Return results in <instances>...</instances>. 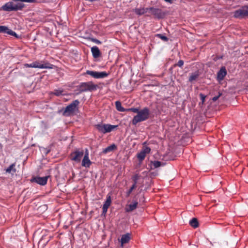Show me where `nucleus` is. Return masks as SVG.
I'll return each mask as SVG.
<instances>
[{
    "label": "nucleus",
    "instance_id": "nucleus-20",
    "mask_svg": "<svg viewBox=\"0 0 248 248\" xmlns=\"http://www.w3.org/2000/svg\"><path fill=\"white\" fill-rule=\"evenodd\" d=\"M116 149L117 146L114 144H113L104 149L103 151V153L105 154H106L109 152H112Z\"/></svg>",
    "mask_w": 248,
    "mask_h": 248
},
{
    "label": "nucleus",
    "instance_id": "nucleus-1",
    "mask_svg": "<svg viewBox=\"0 0 248 248\" xmlns=\"http://www.w3.org/2000/svg\"><path fill=\"white\" fill-rule=\"evenodd\" d=\"M36 1V0H11L4 4L2 6V9L6 12L22 10L25 6L22 2L35 3Z\"/></svg>",
    "mask_w": 248,
    "mask_h": 248
},
{
    "label": "nucleus",
    "instance_id": "nucleus-11",
    "mask_svg": "<svg viewBox=\"0 0 248 248\" xmlns=\"http://www.w3.org/2000/svg\"><path fill=\"white\" fill-rule=\"evenodd\" d=\"M92 163V162L89 159V151L87 149H86L83 158L82 160L81 165L82 167H84L85 168H89Z\"/></svg>",
    "mask_w": 248,
    "mask_h": 248
},
{
    "label": "nucleus",
    "instance_id": "nucleus-28",
    "mask_svg": "<svg viewBox=\"0 0 248 248\" xmlns=\"http://www.w3.org/2000/svg\"><path fill=\"white\" fill-rule=\"evenodd\" d=\"M140 177V175H139L138 174H136L132 176V178L134 182L133 184L137 185L138 180L139 179Z\"/></svg>",
    "mask_w": 248,
    "mask_h": 248
},
{
    "label": "nucleus",
    "instance_id": "nucleus-23",
    "mask_svg": "<svg viewBox=\"0 0 248 248\" xmlns=\"http://www.w3.org/2000/svg\"><path fill=\"white\" fill-rule=\"evenodd\" d=\"M189 224L194 228H196L199 226V222L196 218H193L189 221Z\"/></svg>",
    "mask_w": 248,
    "mask_h": 248
},
{
    "label": "nucleus",
    "instance_id": "nucleus-31",
    "mask_svg": "<svg viewBox=\"0 0 248 248\" xmlns=\"http://www.w3.org/2000/svg\"><path fill=\"white\" fill-rule=\"evenodd\" d=\"M143 153H144L145 155L149 154L151 151L150 148L148 147H144L141 150Z\"/></svg>",
    "mask_w": 248,
    "mask_h": 248
},
{
    "label": "nucleus",
    "instance_id": "nucleus-36",
    "mask_svg": "<svg viewBox=\"0 0 248 248\" xmlns=\"http://www.w3.org/2000/svg\"><path fill=\"white\" fill-rule=\"evenodd\" d=\"M221 95V93H219L218 95L214 96L212 98L213 101H216L218 99V98Z\"/></svg>",
    "mask_w": 248,
    "mask_h": 248
},
{
    "label": "nucleus",
    "instance_id": "nucleus-29",
    "mask_svg": "<svg viewBox=\"0 0 248 248\" xmlns=\"http://www.w3.org/2000/svg\"><path fill=\"white\" fill-rule=\"evenodd\" d=\"M152 163L155 168H158L162 165V163L159 161H154Z\"/></svg>",
    "mask_w": 248,
    "mask_h": 248
},
{
    "label": "nucleus",
    "instance_id": "nucleus-12",
    "mask_svg": "<svg viewBox=\"0 0 248 248\" xmlns=\"http://www.w3.org/2000/svg\"><path fill=\"white\" fill-rule=\"evenodd\" d=\"M48 177V176L43 177H35L31 179V182L36 183L42 186H44L47 183Z\"/></svg>",
    "mask_w": 248,
    "mask_h": 248
},
{
    "label": "nucleus",
    "instance_id": "nucleus-18",
    "mask_svg": "<svg viewBox=\"0 0 248 248\" xmlns=\"http://www.w3.org/2000/svg\"><path fill=\"white\" fill-rule=\"evenodd\" d=\"M134 11L137 15L141 16L149 12V8H136Z\"/></svg>",
    "mask_w": 248,
    "mask_h": 248
},
{
    "label": "nucleus",
    "instance_id": "nucleus-15",
    "mask_svg": "<svg viewBox=\"0 0 248 248\" xmlns=\"http://www.w3.org/2000/svg\"><path fill=\"white\" fill-rule=\"evenodd\" d=\"M227 75V71L225 67H222L217 73V80L218 81L222 80Z\"/></svg>",
    "mask_w": 248,
    "mask_h": 248
},
{
    "label": "nucleus",
    "instance_id": "nucleus-34",
    "mask_svg": "<svg viewBox=\"0 0 248 248\" xmlns=\"http://www.w3.org/2000/svg\"><path fill=\"white\" fill-rule=\"evenodd\" d=\"M90 40L91 41H92L95 44H101V42L96 38H90Z\"/></svg>",
    "mask_w": 248,
    "mask_h": 248
},
{
    "label": "nucleus",
    "instance_id": "nucleus-17",
    "mask_svg": "<svg viewBox=\"0 0 248 248\" xmlns=\"http://www.w3.org/2000/svg\"><path fill=\"white\" fill-rule=\"evenodd\" d=\"M138 202H134L132 203L127 205L125 207V211L127 212H130L136 209L137 207Z\"/></svg>",
    "mask_w": 248,
    "mask_h": 248
},
{
    "label": "nucleus",
    "instance_id": "nucleus-27",
    "mask_svg": "<svg viewBox=\"0 0 248 248\" xmlns=\"http://www.w3.org/2000/svg\"><path fill=\"white\" fill-rule=\"evenodd\" d=\"M63 92V91L62 90L56 89L54 90L52 93L56 96H59L62 94Z\"/></svg>",
    "mask_w": 248,
    "mask_h": 248
},
{
    "label": "nucleus",
    "instance_id": "nucleus-10",
    "mask_svg": "<svg viewBox=\"0 0 248 248\" xmlns=\"http://www.w3.org/2000/svg\"><path fill=\"white\" fill-rule=\"evenodd\" d=\"M84 74L89 75L95 78H103L107 77L108 74L106 72H97L94 71L87 70Z\"/></svg>",
    "mask_w": 248,
    "mask_h": 248
},
{
    "label": "nucleus",
    "instance_id": "nucleus-32",
    "mask_svg": "<svg viewBox=\"0 0 248 248\" xmlns=\"http://www.w3.org/2000/svg\"><path fill=\"white\" fill-rule=\"evenodd\" d=\"M140 110H139V108H132L126 109V111H131L133 112L137 113V114L139 113Z\"/></svg>",
    "mask_w": 248,
    "mask_h": 248
},
{
    "label": "nucleus",
    "instance_id": "nucleus-14",
    "mask_svg": "<svg viewBox=\"0 0 248 248\" xmlns=\"http://www.w3.org/2000/svg\"><path fill=\"white\" fill-rule=\"evenodd\" d=\"M111 202V197L110 195H108L107 196V199L106 201L104 202L103 207V214H106L107 212L109 206L110 205Z\"/></svg>",
    "mask_w": 248,
    "mask_h": 248
},
{
    "label": "nucleus",
    "instance_id": "nucleus-8",
    "mask_svg": "<svg viewBox=\"0 0 248 248\" xmlns=\"http://www.w3.org/2000/svg\"><path fill=\"white\" fill-rule=\"evenodd\" d=\"M233 16L237 18H243L248 16V6L246 5L235 11Z\"/></svg>",
    "mask_w": 248,
    "mask_h": 248
},
{
    "label": "nucleus",
    "instance_id": "nucleus-37",
    "mask_svg": "<svg viewBox=\"0 0 248 248\" xmlns=\"http://www.w3.org/2000/svg\"><path fill=\"white\" fill-rule=\"evenodd\" d=\"M166 2L171 3L172 2L173 0H164Z\"/></svg>",
    "mask_w": 248,
    "mask_h": 248
},
{
    "label": "nucleus",
    "instance_id": "nucleus-7",
    "mask_svg": "<svg viewBox=\"0 0 248 248\" xmlns=\"http://www.w3.org/2000/svg\"><path fill=\"white\" fill-rule=\"evenodd\" d=\"M84 155V153L83 150L76 149L74 152L71 153L69 157L71 160L79 163Z\"/></svg>",
    "mask_w": 248,
    "mask_h": 248
},
{
    "label": "nucleus",
    "instance_id": "nucleus-5",
    "mask_svg": "<svg viewBox=\"0 0 248 248\" xmlns=\"http://www.w3.org/2000/svg\"><path fill=\"white\" fill-rule=\"evenodd\" d=\"M97 130L100 133L105 134L109 133L113 130L117 125H111L109 124H99L95 125Z\"/></svg>",
    "mask_w": 248,
    "mask_h": 248
},
{
    "label": "nucleus",
    "instance_id": "nucleus-4",
    "mask_svg": "<svg viewBox=\"0 0 248 248\" xmlns=\"http://www.w3.org/2000/svg\"><path fill=\"white\" fill-rule=\"evenodd\" d=\"M53 65L48 63L46 62L45 63H41L38 61H35L31 63H25L24 66L25 67H32V68H38L40 69H52Z\"/></svg>",
    "mask_w": 248,
    "mask_h": 248
},
{
    "label": "nucleus",
    "instance_id": "nucleus-13",
    "mask_svg": "<svg viewBox=\"0 0 248 248\" xmlns=\"http://www.w3.org/2000/svg\"><path fill=\"white\" fill-rule=\"evenodd\" d=\"M0 33H6L9 35L15 36L16 38H18V35L16 32L4 26H0Z\"/></svg>",
    "mask_w": 248,
    "mask_h": 248
},
{
    "label": "nucleus",
    "instance_id": "nucleus-3",
    "mask_svg": "<svg viewBox=\"0 0 248 248\" xmlns=\"http://www.w3.org/2000/svg\"><path fill=\"white\" fill-rule=\"evenodd\" d=\"M97 85H95L92 81L81 82L78 86V90L79 93L86 92H92L96 90Z\"/></svg>",
    "mask_w": 248,
    "mask_h": 248
},
{
    "label": "nucleus",
    "instance_id": "nucleus-30",
    "mask_svg": "<svg viewBox=\"0 0 248 248\" xmlns=\"http://www.w3.org/2000/svg\"><path fill=\"white\" fill-rule=\"evenodd\" d=\"M156 36L163 41H167L168 40V38L166 36L161 34H157Z\"/></svg>",
    "mask_w": 248,
    "mask_h": 248
},
{
    "label": "nucleus",
    "instance_id": "nucleus-6",
    "mask_svg": "<svg viewBox=\"0 0 248 248\" xmlns=\"http://www.w3.org/2000/svg\"><path fill=\"white\" fill-rule=\"evenodd\" d=\"M148 13L153 15L155 18L157 19H162L166 15V12L162 9L154 7L149 8Z\"/></svg>",
    "mask_w": 248,
    "mask_h": 248
},
{
    "label": "nucleus",
    "instance_id": "nucleus-9",
    "mask_svg": "<svg viewBox=\"0 0 248 248\" xmlns=\"http://www.w3.org/2000/svg\"><path fill=\"white\" fill-rule=\"evenodd\" d=\"M79 104V102L78 100L73 101L65 108L63 113V115L67 116L76 110Z\"/></svg>",
    "mask_w": 248,
    "mask_h": 248
},
{
    "label": "nucleus",
    "instance_id": "nucleus-21",
    "mask_svg": "<svg viewBox=\"0 0 248 248\" xmlns=\"http://www.w3.org/2000/svg\"><path fill=\"white\" fill-rule=\"evenodd\" d=\"M129 240L130 236L128 233L123 235L121 239V245L123 246L124 244L128 243Z\"/></svg>",
    "mask_w": 248,
    "mask_h": 248
},
{
    "label": "nucleus",
    "instance_id": "nucleus-22",
    "mask_svg": "<svg viewBox=\"0 0 248 248\" xmlns=\"http://www.w3.org/2000/svg\"><path fill=\"white\" fill-rule=\"evenodd\" d=\"M199 71H196L194 73H191L189 77V81L192 82L193 81L196 80L199 77Z\"/></svg>",
    "mask_w": 248,
    "mask_h": 248
},
{
    "label": "nucleus",
    "instance_id": "nucleus-25",
    "mask_svg": "<svg viewBox=\"0 0 248 248\" xmlns=\"http://www.w3.org/2000/svg\"><path fill=\"white\" fill-rule=\"evenodd\" d=\"M145 156L146 155L142 151L137 154V157L140 162H142L144 159Z\"/></svg>",
    "mask_w": 248,
    "mask_h": 248
},
{
    "label": "nucleus",
    "instance_id": "nucleus-35",
    "mask_svg": "<svg viewBox=\"0 0 248 248\" xmlns=\"http://www.w3.org/2000/svg\"><path fill=\"white\" fill-rule=\"evenodd\" d=\"M200 96L201 99L202 100V104H203L205 102L206 96L205 95H204L203 94L201 93L200 94Z\"/></svg>",
    "mask_w": 248,
    "mask_h": 248
},
{
    "label": "nucleus",
    "instance_id": "nucleus-24",
    "mask_svg": "<svg viewBox=\"0 0 248 248\" xmlns=\"http://www.w3.org/2000/svg\"><path fill=\"white\" fill-rule=\"evenodd\" d=\"M115 106H116V108L119 111L124 112V111H126V109L124 108L122 106L121 102H120L119 101H117L115 102Z\"/></svg>",
    "mask_w": 248,
    "mask_h": 248
},
{
    "label": "nucleus",
    "instance_id": "nucleus-33",
    "mask_svg": "<svg viewBox=\"0 0 248 248\" xmlns=\"http://www.w3.org/2000/svg\"><path fill=\"white\" fill-rule=\"evenodd\" d=\"M184 65V61L183 60H179L178 62L174 65V67L178 66L180 67H182Z\"/></svg>",
    "mask_w": 248,
    "mask_h": 248
},
{
    "label": "nucleus",
    "instance_id": "nucleus-19",
    "mask_svg": "<svg viewBox=\"0 0 248 248\" xmlns=\"http://www.w3.org/2000/svg\"><path fill=\"white\" fill-rule=\"evenodd\" d=\"M16 163L12 164L8 168L5 169V171L6 173L12 174L15 173L16 172Z\"/></svg>",
    "mask_w": 248,
    "mask_h": 248
},
{
    "label": "nucleus",
    "instance_id": "nucleus-16",
    "mask_svg": "<svg viewBox=\"0 0 248 248\" xmlns=\"http://www.w3.org/2000/svg\"><path fill=\"white\" fill-rule=\"evenodd\" d=\"M91 52L94 58H98L101 56V52L99 48L96 46H93L91 47Z\"/></svg>",
    "mask_w": 248,
    "mask_h": 248
},
{
    "label": "nucleus",
    "instance_id": "nucleus-26",
    "mask_svg": "<svg viewBox=\"0 0 248 248\" xmlns=\"http://www.w3.org/2000/svg\"><path fill=\"white\" fill-rule=\"evenodd\" d=\"M137 187V185H135V184H133L131 187L130 188V189L126 192V196L127 197H128L132 191L135 189Z\"/></svg>",
    "mask_w": 248,
    "mask_h": 248
},
{
    "label": "nucleus",
    "instance_id": "nucleus-2",
    "mask_svg": "<svg viewBox=\"0 0 248 248\" xmlns=\"http://www.w3.org/2000/svg\"><path fill=\"white\" fill-rule=\"evenodd\" d=\"M150 110L148 108H144L139 111L137 115L135 116L132 120V123L135 125L137 123L146 121L149 118Z\"/></svg>",
    "mask_w": 248,
    "mask_h": 248
}]
</instances>
